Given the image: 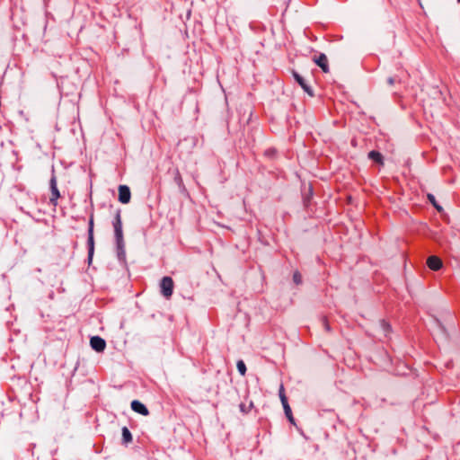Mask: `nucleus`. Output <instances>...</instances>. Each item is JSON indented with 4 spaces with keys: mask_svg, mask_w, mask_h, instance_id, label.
<instances>
[{
    "mask_svg": "<svg viewBox=\"0 0 460 460\" xmlns=\"http://www.w3.org/2000/svg\"><path fill=\"white\" fill-rule=\"evenodd\" d=\"M293 76L296 81L299 84V85L303 88V90L308 93L309 96H314V93L312 88L305 83V80L296 72H293Z\"/></svg>",
    "mask_w": 460,
    "mask_h": 460,
    "instance_id": "nucleus-7",
    "label": "nucleus"
},
{
    "mask_svg": "<svg viewBox=\"0 0 460 460\" xmlns=\"http://www.w3.org/2000/svg\"><path fill=\"white\" fill-rule=\"evenodd\" d=\"M314 61L324 73L329 72L328 58L325 54H320L319 57L314 58Z\"/></svg>",
    "mask_w": 460,
    "mask_h": 460,
    "instance_id": "nucleus-9",
    "label": "nucleus"
},
{
    "mask_svg": "<svg viewBox=\"0 0 460 460\" xmlns=\"http://www.w3.org/2000/svg\"><path fill=\"white\" fill-rule=\"evenodd\" d=\"M253 406L252 402H250L249 404L247 405L246 403H241L239 405L240 407V411L243 413H247L250 411V410L252 409V407Z\"/></svg>",
    "mask_w": 460,
    "mask_h": 460,
    "instance_id": "nucleus-17",
    "label": "nucleus"
},
{
    "mask_svg": "<svg viewBox=\"0 0 460 460\" xmlns=\"http://www.w3.org/2000/svg\"><path fill=\"white\" fill-rule=\"evenodd\" d=\"M368 157L369 159L375 161L376 163L383 165L384 164V161H383V155L381 153H379L378 151H371L368 153Z\"/></svg>",
    "mask_w": 460,
    "mask_h": 460,
    "instance_id": "nucleus-12",
    "label": "nucleus"
},
{
    "mask_svg": "<svg viewBox=\"0 0 460 460\" xmlns=\"http://www.w3.org/2000/svg\"><path fill=\"white\" fill-rule=\"evenodd\" d=\"M428 267L432 270H438L442 267V261L437 256H429L427 260Z\"/></svg>",
    "mask_w": 460,
    "mask_h": 460,
    "instance_id": "nucleus-10",
    "label": "nucleus"
},
{
    "mask_svg": "<svg viewBox=\"0 0 460 460\" xmlns=\"http://www.w3.org/2000/svg\"><path fill=\"white\" fill-rule=\"evenodd\" d=\"M113 227H114V230H121V221H120V216L119 213H117L114 217Z\"/></svg>",
    "mask_w": 460,
    "mask_h": 460,
    "instance_id": "nucleus-15",
    "label": "nucleus"
},
{
    "mask_svg": "<svg viewBox=\"0 0 460 460\" xmlns=\"http://www.w3.org/2000/svg\"><path fill=\"white\" fill-rule=\"evenodd\" d=\"M293 280L296 285H299L302 283V277L301 274L298 271H296L293 275Z\"/></svg>",
    "mask_w": 460,
    "mask_h": 460,
    "instance_id": "nucleus-18",
    "label": "nucleus"
},
{
    "mask_svg": "<svg viewBox=\"0 0 460 460\" xmlns=\"http://www.w3.org/2000/svg\"><path fill=\"white\" fill-rule=\"evenodd\" d=\"M93 220L91 219L90 223H89V230H93Z\"/></svg>",
    "mask_w": 460,
    "mask_h": 460,
    "instance_id": "nucleus-21",
    "label": "nucleus"
},
{
    "mask_svg": "<svg viewBox=\"0 0 460 460\" xmlns=\"http://www.w3.org/2000/svg\"><path fill=\"white\" fill-rule=\"evenodd\" d=\"M381 326L383 327V329H384V331H385V332H389V330H390V325H389L386 322L382 321V322H381Z\"/></svg>",
    "mask_w": 460,
    "mask_h": 460,
    "instance_id": "nucleus-19",
    "label": "nucleus"
},
{
    "mask_svg": "<svg viewBox=\"0 0 460 460\" xmlns=\"http://www.w3.org/2000/svg\"><path fill=\"white\" fill-rule=\"evenodd\" d=\"M122 440L125 444L132 441V435L127 427L122 428Z\"/></svg>",
    "mask_w": 460,
    "mask_h": 460,
    "instance_id": "nucleus-13",
    "label": "nucleus"
},
{
    "mask_svg": "<svg viewBox=\"0 0 460 460\" xmlns=\"http://www.w3.org/2000/svg\"><path fill=\"white\" fill-rule=\"evenodd\" d=\"M279 398H280L281 403L283 405L284 411H285L287 418L292 424H295V420L292 415L291 408L288 402V399L285 395L283 385H280V388H279Z\"/></svg>",
    "mask_w": 460,
    "mask_h": 460,
    "instance_id": "nucleus-3",
    "label": "nucleus"
},
{
    "mask_svg": "<svg viewBox=\"0 0 460 460\" xmlns=\"http://www.w3.org/2000/svg\"><path fill=\"white\" fill-rule=\"evenodd\" d=\"M49 184H50V193H51V195L49 197V201L52 205L56 206L57 200L60 197V194H59V190L58 189L57 177L54 173L51 176Z\"/></svg>",
    "mask_w": 460,
    "mask_h": 460,
    "instance_id": "nucleus-4",
    "label": "nucleus"
},
{
    "mask_svg": "<svg viewBox=\"0 0 460 460\" xmlns=\"http://www.w3.org/2000/svg\"><path fill=\"white\" fill-rule=\"evenodd\" d=\"M458 3H460V0H457Z\"/></svg>",
    "mask_w": 460,
    "mask_h": 460,
    "instance_id": "nucleus-22",
    "label": "nucleus"
},
{
    "mask_svg": "<svg viewBox=\"0 0 460 460\" xmlns=\"http://www.w3.org/2000/svg\"><path fill=\"white\" fill-rule=\"evenodd\" d=\"M115 239L117 243V257L119 261L125 262L126 261V252L124 250V241L122 232H115Z\"/></svg>",
    "mask_w": 460,
    "mask_h": 460,
    "instance_id": "nucleus-2",
    "label": "nucleus"
},
{
    "mask_svg": "<svg viewBox=\"0 0 460 460\" xmlns=\"http://www.w3.org/2000/svg\"><path fill=\"white\" fill-rule=\"evenodd\" d=\"M161 293L166 298H169L172 295L173 291V281L170 277H164L160 283Z\"/></svg>",
    "mask_w": 460,
    "mask_h": 460,
    "instance_id": "nucleus-1",
    "label": "nucleus"
},
{
    "mask_svg": "<svg viewBox=\"0 0 460 460\" xmlns=\"http://www.w3.org/2000/svg\"><path fill=\"white\" fill-rule=\"evenodd\" d=\"M237 370L240 373L241 376H244L246 373V366L243 360L237 361L236 364Z\"/></svg>",
    "mask_w": 460,
    "mask_h": 460,
    "instance_id": "nucleus-14",
    "label": "nucleus"
},
{
    "mask_svg": "<svg viewBox=\"0 0 460 460\" xmlns=\"http://www.w3.org/2000/svg\"><path fill=\"white\" fill-rule=\"evenodd\" d=\"M387 83H388V84H389L390 86H392V85H394V79L393 77H389V78L387 79Z\"/></svg>",
    "mask_w": 460,
    "mask_h": 460,
    "instance_id": "nucleus-20",
    "label": "nucleus"
},
{
    "mask_svg": "<svg viewBox=\"0 0 460 460\" xmlns=\"http://www.w3.org/2000/svg\"><path fill=\"white\" fill-rule=\"evenodd\" d=\"M94 252V240H93V232H89L88 235V261L91 263L93 255Z\"/></svg>",
    "mask_w": 460,
    "mask_h": 460,
    "instance_id": "nucleus-11",
    "label": "nucleus"
},
{
    "mask_svg": "<svg viewBox=\"0 0 460 460\" xmlns=\"http://www.w3.org/2000/svg\"><path fill=\"white\" fill-rule=\"evenodd\" d=\"M428 199L431 202V204L438 210V211H441L442 210V207L440 205L438 204L437 200H436V198L433 194H428Z\"/></svg>",
    "mask_w": 460,
    "mask_h": 460,
    "instance_id": "nucleus-16",
    "label": "nucleus"
},
{
    "mask_svg": "<svg viewBox=\"0 0 460 460\" xmlns=\"http://www.w3.org/2000/svg\"><path fill=\"white\" fill-rule=\"evenodd\" d=\"M131 198L130 190L126 185H119V200L123 204L129 202Z\"/></svg>",
    "mask_w": 460,
    "mask_h": 460,
    "instance_id": "nucleus-6",
    "label": "nucleus"
},
{
    "mask_svg": "<svg viewBox=\"0 0 460 460\" xmlns=\"http://www.w3.org/2000/svg\"><path fill=\"white\" fill-rule=\"evenodd\" d=\"M90 345L97 352H102L106 348V342L105 341L99 337V336H93L90 340Z\"/></svg>",
    "mask_w": 460,
    "mask_h": 460,
    "instance_id": "nucleus-5",
    "label": "nucleus"
},
{
    "mask_svg": "<svg viewBox=\"0 0 460 460\" xmlns=\"http://www.w3.org/2000/svg\"><path fill=\"white\" fill-rule=\"evenodd\" d=\"M131 409L143 416H147L149 414V411L146 405L137 400L131 402Z\"/></svg>",
    "mask_w": 460,
    "mask_h": 460,
    "instance_id": "nucleus-8",
    "label": "nucleus"
}]
</instances>
